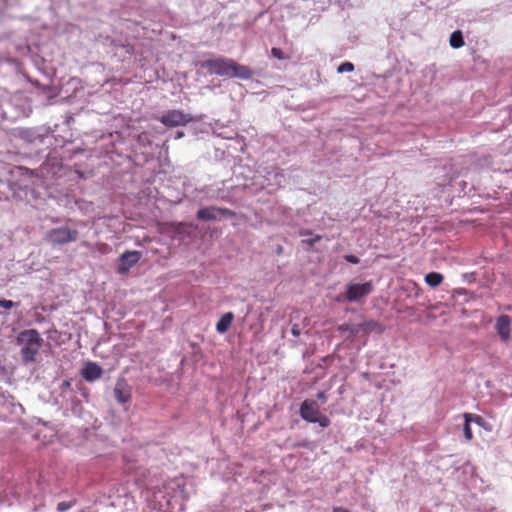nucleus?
I'll return each mask as SVG.
<instances>
[{
    "label": "nucleus",
    "mask_w": 512,
    "mask_h": 512,
    "mask_svg": "<svg viewBox=\"0 0 512 512\" xmlns=\"http://www.w3.org/2000/svg\"><path fill=\"white\" fill-rule=\"evenodd\" d=\"M203 67L212 74L230 78L247 80L253 76V71L248 66L238 64L229 58L219 57L207 60L203 63Z\"/></svg>",
    "instance_id": "f257e3e1"
},
{
    "label": "nucleus",
    "mask_w": 512,
    "mask_h": 512,
    "mask_svg": "<svg viewBox=\"0 0 512 512\" xmlns=\"http://www.w3.org/2000/svg\"><path fill=\"white\" fill-rule=\"evenodd\" d=\"M16 342L21 346V357L24 363H33L43 344V339L36 329H27L21 331Z\"/></svg>",
    "instance_id": "f03ea898"
},
{
    "label": "nucleus",
    "mask_w": 512,
    "mask_h": 512,
    "mask_svg": "<svg viewBox=\"0 0 512 512\" xmlns=\"http://www.w3.org/2000/svg\"><path fill=\"white\" fill-rule=\"evenodd\" d=\"M78 237L79 232L77 229L64 226L49 230L45 235V240L52 246H59L75 242Z\"/></svg>",
    "instance_id": "7ed1b4c3"
},
{
    "label": "nucleus",
    "mask_w": 512,
    "mask_h": 512,
    "mask_svg": "<svg viewBox=\"0 0 512 512\" xmlns=\"http://www.w3.org/2000/svg\"><path fill=\"white\" fill-rule=\"evenodd\" d=\"M300 415L302 419L310 423H318L325 428L330 425V419L326 415H322L318 404L313 400H305L300 406Z\"/></svg>",
    "instance_id": "20e7f679"
},
{
    "label": "nucleus",
    "mask_w": 512,
    "mask_h": 512,
    "mask_svg": "<svg viewBox=\"0 0 512 512\" xmlns=\"http://www.w3.org/2000/svg\"><path fill=\"white\" fill-rule=\"evenodd\" d=\"M372 291L373 284L371 281L364 283H348L343 297L344 300L348 302H359L370 295Z\"/></svg>",
    "instance_id": "39448f33"
},
{
    "label": "nucleus",
    "mask_w": 512,
    "mask_h": 512,
    "mask_svg": "<svg viewBox=\"0 0 512 512\" xmlns=\"http://www.w3.org/2000/svg\"><path fill=\"white\" fill-rule=\"evenodd\" d=\"M192 120L193 117L190 114L184 113L181 110H168L159 118V121L169 128L184 126Z\"/></svg>",
    "instance_id": "423d86ee"
},
{
    "label": "nucleus",
    "mask_w": 512,
    "mask_h": 512,
    "mask_svg": "<svg viewBox=\"0 0 512 512\" xmlns=\"http://www.w3.org/2000/svg\"><path fill=\"white\" fill-rule=\"evenodd\" d=\"M222 216L233 217L235 216V212L227 208H220L214 206L201 208L197 212V218L203 221L218 220Z\"/></svg>",
    "instance_id": "0eeeda50"
},
{
    "label": "nucleus",
    "mask_w": 512,
    "mask_h": 512,
    "mask_svg": "<svg viewBox=\"0 0 512 512\" xmlns=\"http://www.w3.org/2000/svg\"><path fill=\"white\" fill-rule=\"evenodd\" d=\"M141 258L139 251H125L120 256V263L118 267L119 273H126L131 267H133Z\"/></svg>",
    "instance_id": "6e6552de"
},
{
    "label": "nucleus",
    "mask_w": 512,
    "mask_h": 512,
    "mask_svg": "<svg viewBox=\"0 0 512 512\" xmlns=\"http://www.w3.org/2000/svg\"><path fill=\"white\" fill-rule=\"evenodd\" d=\"M354 329V334L356 336L362 334V335H368L371 332H375L377 334H381L384 331V326L375 320H368L364 323L356 324Z\"/></svg>",
    "instance_id": "1a4fd4ad"
},
{
    "label": "nucleus",
    "mask_w": 512,
    "mask_h": 512,
    "mask_svg": "<svg viewBox=\"0 0 512 512\" xmlns=\"http://www.w3.org/2000/svg\"><path fill=\"white\" fill-rule=\"evenodd\" d=\"M81 375L86 381L93 382L102 377L103 369L97 363L89 361L84 364Z\"/></svg>",
    "instance_id": "9d476101"
},
{
    "label": "nucleus",
    "mask_w": 512,
    "mask_h": 512,
    "mask_svg": "<svg viewBox=\"0 0 512 512\" xmlns=\"http://www.w3.org/2000/svg\"><path fill=\"white\" fill-rule=\"evenodd\" d=\"M114 397L121 403H127L131 399V390L125 379H118L114 387Z\"/></svg>",
    "instance_id": "9b49d317"
},
{
    "label": "nucleus",
    "mask_w": 512,
    "mask_h": 512,
    "mask_svg": "<svg viewBox=\"0 0 512 512\" xmlns=\"http://www.w3.org/2000/svg\"><path fill=\"white\" fill-rule=\"evenodd\" d=\"M495 329L502 341L510 339L511 318L508 315H500L495 324Z\"/></svg>",
    "instance_id": "f8f14e48"
},
{
    "label": "nucleus",
    "mask_w": 512,
    "mask_h": 512,
    "mask_svg": "<svg viewBox=\"0 0 512 512\" xmlns=\"http://www.w3.org/2000/svg\"><path fill=\"white\" fill-rule=\"evenodd\" d=\"M234 319V314L232 312H227L221 316L219 321L216 324V330L218 333H226Z\"/></svg>",
    "instance_id": "ddd939ff"
},
{
    "label": "nucleus",
    "mask_w": 512,
    "mask_h": 512,
    "mask_svg": "<svg viewBox=\"0 0 512 512\" xmlns=\"http://www.w3.org/2000/svg\"><path fill=\"white\" fill-rule=\"evenodd\" d=\"M444 280L442 274L438 272H430L425 276V282L432 288L438 287Z\"/></svg>",
    "instance_id": "4468645a"
},
{
    "label": "nucleus",
    "mask_w": 512,
    "mask_h": 512,
    "mask_svg": "<svg viewBox=\"0 0 512 512\" xmlns=\"http://www.w3.org/2000/svg\"><path fill=\"white\" fill-rule=\"evenodd\" d=\"M449 43H450V46L454 49H458V48H461L462 46H464L465 42H464L462 32L460 30L454 31L450 35Z\"/></svg>",
    "instance_id": "2eb2a0df"
},
{
    "label": "nucleus",
    "mask_w": 512,
    "mask_h": 512,
    "mask_svg": "<svg viewBox=\"0 0 512 512\" xmlns=\"http://www.w3.org/2000/svg\"><path fill=\"white\" fill-rule=\"evenodd\" d=\"M463 417L465 419V423H464V427H463L464 436H465L466 440L470 441L473 438V433H472V429L470 426L471 418H472L471 413H464Z\"/></svg>",
    "instance_id": "dca6fc26"
},
{
    "label": "nucleus",
    "mask_w": 512,
    "mask_h": 512,
    "mask_svg": "<svg viewBox=\"0 0 512 512\" xmlns=\"http://www.w3.org/2000/svg\"><path fill=\"white\" fill-rule=\"evenodd\" d=\"M355 325L356 324H348V323H344V324H341L338 326L337 330L339 332H349L350 336L351 337H355L356 334H354V329L355 328Z\"/></svg>",
    "instance_id": "f3484780"
},
{
    "label": "nucleus",
    "mask_w": 512,
    "mask_h": 512,
    "mask_svg": "<svg viewBox=\"0 0 512 512\" xmlns=\"http://www.w3.org/2000/svg\"><path fill=\"white\" fill-rule=\"evenodd\" d=\"M354 70V65L351 62H344L338 66V73L352 72Z\"/></svg>",
    "instance_id": "a211bd4d"
},
{
    "label": "nucleus",
    "mask_w": 512,
    "mask_h": 512,
    "mask_svg": "<svg viewBox=\"0 0 512 512\" xmlns=\"http://www.w3.org/2000/svg\"><path fill=\"white\" fill-rule=\"evenodd\" d=\"M271 54L274 58L279 60H286L288 56L284 54V52L280 48L273 47L271 49Z\"/></svg>",
    "instance_id": "6ab92c4d"
},
{
    "label": "nucleus",
    "mask_w": 512,
    "mask_h": 512,
    "mask_svg": "<svg viewBox=\"0 0 512 512\" xmlns=\"http://www.w3.org/2000/svg\"><path fill=\"white\" fill-rule=\"evenodd\" d=\"M19 303H15L11 300H6V299H0V307L4 308V309H11L15 306H18Z\"/></svg>",
    "instance_id": "aec40b11"
},
{
    "label": "nucleus",
    "mask_w": 512,
    "mask_h": 512,
    "mask_svg": "<svg viewBox=\"0 0 512 512\" xmlns=\"http://www.w3.org/2000/svg\"><path fill=\"white\" fill-rule=\"evenodd\" d=\"M321 239H322L321 235H315L313 238L302 240V243L309 247H312L315 243L319 242Z\"/></svg>",
    "instance_id": "412c9836"
},
{
    "label": "nucleus",
    "mask_w": 512,
    "mask_h": 512,
    "mask_svg": "<svg viewBox=\"0 0 512 512\" xmlns=\"http://www.w3.org/2000/svg\"><path fill=\"white\" fill-rule=\"evenodd\" d=\"M73 505H74V502H65V501L60 502L57 505V511L64 512V511L70 509Z\"/></svg>",
    "instance_id": "4be33fe9"
},
{
    "label": "nucleus",
    "mask_w": 512,
    "mask_h": 512,
    "mask_svg": "<svg viewBox=\"0 0 512 512\" xmlns=\"http://www.w3.org/2000/svg\"><path fill=\"white\" fill-rule=\"evenodd\" d=\"M344 259L352 264H358L360 262V259L355 255H345Z\"/></svg>",
    "instance_id": "5701e85b"
},
{
    "label": "nucleus",
    "mask_w": 512,
    "mask_h": 512,
    "mask_svg": "<svg viewBox=\"0 0 512 512\" xmlns=\"http://www.w3.org/2000/svg\"><path fill=\"white\" fill-rule=\"evenodd\" d=\"M291 333L293 336L298 337L301 334V328L299 324H293L291 328Z\"/></svg>",
    "instance_id": "b1692460"
},
{
    "label": "nucleus",
    "mask_w": 512,
    "mask_h": 512,
    "mask_svg": "<svg viewBox=\"0 0 512 512\" xmlns=\"http://www.w3.org/2000/svg\"><path fill=\"white\" fill-rule=\"evenodd\" d=\"M471 417H472V418H471V422L473 421V422H475V423H477V424H479V425H481V424H482V422H483V418H482L481 416L476 415V414H471Z\"/></svg>",
    "instance_id": "393cba45"
},
{
    "label": "nucleus",
    "mask_w": 512,
    "mask_h": 512,
    "mask_svg": "<svg viewBox=\"0 0 512 512\" xmlns=\"http://www.w3.org/2000/svg\"><path fill=\"white\" fill-rule=\"evenodd\" d=\"M317 398H318L319 400H321V401H323V402H324V401L326 400V394H325V392H319V393L317 394Z\"/></svg>",
    "instance_id": "a878e982"
},
{
    "label": "nucleus",
    "mask_w": 512,
    "mask_h": 512,
    "mask_svg": "<svg viewBox=\"0 0 512 512\" xmlns=\"http://www.w3.org/2000/svg\"><path fill=\"white\" fill-rule=\"evenodd\" d=\"M300 236H308V235H312V232L310 230H301L299 232Z\"/></svg>",
    "instance_id": "bb28decb"
},
{
    "label": "nucleus",
    "mask_w": 512,
    "mask_h": 512,
    "mask_svg": "<svg viewBox=\"0 0 512 512\" xmlns=\"http://www.w3.org/2000/svg\"><path fill=\"white\" fill-rule=\"evenodd\" d=\"M333 512H350V511H348L345 508L337 507V508H334Z\"/></svg>",
    "instance_id": "cd10ccee"
},
{
    "label": "nucleus",
    "mask_w": 512,
    "mask_h": 512,
    "mask_svg": "<svg viewBox=\"0 0 512 512\" xmlns=\"http://www.w3.org/2000/svg\"><path fill=\"white\" fill-rule=\"evenodd\" d=\"M283 253V247L281 245H278L276 248V254L281 255Z\"/></svg>",
    "instance_id": "c85d7f7f"
},
{
    "label": "nucleus",
    "mask_w": 512,
    "mask_h": 512,
    "mask_svg": "<svg viewBox=\"0 0 512 512\" xmlns=\"http://www.w3.org/2000/svg\"><path fill=\"white\" fill-rule=\"evenodd\" d=\"M98 246H99V250L100 251H104V250L107 249V245L106 244H99Z\"/></svg>",
    "instance_id": "c756f323"
},
{
    "label": "nucleus",
    "mask_w": 512,
    "mask_h": 512,
    "mask_svg": "<svg viewBox=\"0 0 512 512\" xmlns=\"http://www.w3.org/2000/svg\"><path fill=\"white\" fill-rule=\"evenodd\" d=\"M82 245L88 248L90 247V244L88 242H83Z\"/></svg>",
    "instance_id": "7c9ffc66"
}]
</instances>
